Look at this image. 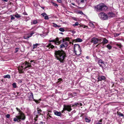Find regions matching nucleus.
<instances>
[{
    "instance_id": "nucleus-46",
    "label": "nucleus",
    "mask_w": 124,
    "mask_h": 124,
    "mask_svg": "<svg viewBox=\"0 0 124 124\" xmlns=\"http://www.w3.org/2000/svg\"><path fill=\"white\" fill-rule=\"evenodd\" d=\"M57 1L58 2L60 3H61L62 2V0H57Z\"/></svg>"
},
{
    "instance_id": "nucleus-16",
    "label": "nucleus",
    "mask_w": 124,
    "mask_h": 124,
    "mask_svg": "<svg viewBox=\"0 0 124 124\" xmlns=\"http://www.w3.org/2000/svg\"><path fill=\"white\" fill-rule=\"evenodd\" d=\"M16 109L17 110V111L19 112V113H18V115L21 116L22 115H24V114L18 108H16Z\"/></svg>"
},
{
    "instance_id": "nucleus-27",
    "label": "nucleus",
    "mask_w": 124,
    "mask_h": 124,
    "mask_svg": "<svg viewBox=\"0 0 124 124\" xmlns=\"http://www.w3.org/2000/svg\"><path fill=\"white\" fill-rule=\"evenodd\" d=\"M65 45L63 44H62L60 45V48H62L65 47Z\"/></svg>"
},
{
    "instance_id": "nucleus-34",
    "label": "nucleus",
    "mask_w": 124,
    "mask_h": 124,
    "mask_svg": "<svg viewBox=\"0 0 124 124\" xmlns=\"http://www.w3.org/2000/svg\"><path fill=\"white\" fill-rule=\"evenodd\" d=\"M78 22H76L75 24H73V26H77L78 25Z\"/></svg>"
},
{
    "instance_id": "nucleus-57",
    "label": "nucleus",
    "mask_w": 124,
    "mask_h": 124,
    "mask_svg": "<svg viewBox=\"0 0 124 124\" xmlns=\"http://www.w3.org/2000/svg\"><path fill=\"white\" fill-rule=\"evenodd\" d=\"M86 58L87 59H88L89 58V57L88 56H86Z\"/></svg>"
},
{
    "instance_id": "nucleus-50",
    "label": "nucleus",
    "mask_w": 124,
    "mask_h": 124,
    "mask_svg": "<svg viewBox=\"0 0 124 124\" xmlns=\"http://www.w3.org/2000/svg\"><path fill=\"white\" fill-rule=\"evenodd\" d=\"M30 62H33L34 63H35V61L34 60H31Z\"/></svg>"
},
{
    "instance_id": "nucleus-52",
    "label": "nucleus",
    "mask_w": 124,
    "mask_h": 124,
    "mask_svg": "<svg viewBox=\"0 0 124 124\" xmlns=\"http://www.w3.org/2000/svg\"><path fill=\"white\" fill-rule=\"evenodd\" d=\"M84 0H81V2L82 3H83L84 2Z\"/></svg>"
},
{
    "instance_id": "nucleus-64",
    "label": "nucleus",
    "mask_w": 124,
    "mask_h": 124,
    "mask_svg": "<svg viewBox=\"0 0 124 124\" xmlns=\"http://www.w3.org/2000/svg\"><path fill=\"white\" fill-rule=\"evenodd\" d=\"M119 34H117L116 36H119Z\"/></svg>"
},
{
    "instance_id": "nucleus-6",
    "label": "nucleus",
    "mask_w": 124,
    "mask_h": 124,
    "mask_svg": "<svg viewBox=\"0 0 124 124\" xmlns=\"http://www.w3.org/2000/svg\"><path fill=\"white\" fill-rule=\"evenodd\" d=\"M76 48H78V50L80 51V52L81 51V49L80 47V46L78 44H76L75 45L74 48V52L75 53V54L77 55V56H79V55H80L81 53L80 52V53L79 54H77V51L75 50Z\"/></svg>"
},
{
    "instance_id": "nucleus-17",
    "label": "nucleus",
    "mask_w": 124,
    "mask_h": 124,
    "mask_svg": "<svg viewBox=\"0 0 124 124\" xmlns=\"http://www.w3.org/2000/svg\"><path fill=\"white\" fill-rule=\"evenodd\" d=\"M54 113L55 115L58 116H60L62 115V114L61 112H59L57 111H54Z\"/></svg>"
},
{
    "instance_id": "nucleus-44",
    "label": "nucleus",
    "mask_w": 124,
    "mask_h": 124,
    "mask_svg": "<svg viewBox=\"0 0 124 124\" xmlns=\"http://www.w3.org/2000/svg\"><path fill=\"white\" fill-rule=\"evenodd\" d=\"M71 32L73 34H74L76 33V31L74 30L71 31Z\"/></svg>"
},
{
    "instance_id": "nucleus-55",
    "label": "nucleus",
    "mask_w": 124,
    "mask_h": 124,
    "mask_svg": "<svg viewBox=\"0 0 124 124\" xmlns=\"http://www.w3.org/2000/svg\"><path fill=\"white\" fill-rule=\"evenodd\" d=\"M39 6H40L43 9H44V7H41L39 5Z\"/></svg>"
},
{
    "instance_id": "nucleus-61",
    "label": "nucleus",
    "mask_w": 124,
    "mask_h": 124,
    "mask_svg": "<svg viewBox=\"0 0 124 124\" xmlns=\"http://www.w3.org/2000/svg\"><path fill=\"white\" fill-rule=\"evenodd\" d=\"M72 4L73 5H74V6L75 5V3H72Z\"/></svg>"
},
{
    "instance_id": "nucleus-20",
    "label": "nucleus",
    "mask_w": 124,
    "mask_h": 124,
    "mask_svg": "<svg viewBox=\"0 0 124 124\" xmlns=\"http://www.w3.org/2000/svg\"><path fill=\"white\" fill-rule=\"evenodd\" d=\"M62 41L64 42V44L66 46H67L68 45V42L67 41L64 40V39H62Z\"/></svg>"
},
{
    "instance_id": "nucleus-22",
    "label": "nucleus",
    "mask_w": 124,
    "mask_h": 124,
    "mask_svg": "<svg viewBox=\"0 0 124 124\" xmlns=\"http://www.w3.org/2000/svg\"><path fill=\"white\" fill-rule=\"evenodd\" d=\"M4 78H8V79L10 78V76L9 75H7L3 76Z\"/></svg>"
},
{
    "instance_id": "nucleus-51",
    "label": "nucleus",
    "mask_w": 124,
    "mask_h": 124,
    "mask_svg": "<svg viewBox=\"0 0 124 124\" xmlns=\"http://www.w3.org/2000/svg\"><path fill=\"white\" fill-rule=\"evenodd\" d=\"M2 0L6 2H7L8 1V0Z\"/></svg>"
},
{
    "instance_id": "nucleus-12",
    "label": "nucleus",
    "mask_w": 124,
    "mask_h": 124,
    "mask_svg": "<svg viewBox=\"0 0 124 124\" xmlns=\"http://www.w3.org/2000/svg\"><path fill=\"white\" fill-rule=\"evenodd\" d=\"M45 48L47 47L48 48V49H49L50 48L52 49L54 48V46L53 45H52L50 43L48 45H46L45 46Z\"/></svg>"
},
{
    "instance_id": "nucleus-40",
    "label": "nucleus",
    "mask_w": 124,
    "mask_h": 124,
    "mask_svg": "<svg viewBox=\"0 0 124 124\" xmlns=\"http://www.w3.org/2000/svg\"><path fill=\"white\" fill-rule=\"evenodd\" d=\"M37 23V21L36 20H34L33 22V23L34 24H35Z\"/></svg>"
},
{
    "instance_id": "nucleus-13",
    "label": "nucleus",
    "mask_w": 124,
    "mask_h": 124,
    "mask_svg": "<svg viewBox=\"0 0 124 124\" xmlns=\"http://www.w3.org/2000/svg\"><path fill=\"white\" fill-rule=\"evenodd\" d=\"M41 15L43 16L44 17V19H45L47 20L49 18L48 16L45 13H42Z\"/></svg>"
},
{
    "instance_id": "nucleus-19",
    "label": "nucleus",
    "mask_w": 124,
    "mask_h": 124,
    "mask_svg": "<svg viewBox=\"0 0 124 124\" xmlns=\"http://www.w3.org/2000/svg\"><path fill=\"white\" fill-rule=\"evenodd\" d=\"M108 15V16L110 17H113L115 16L114 14L112 13H109Z\"/></svg>"
},
{
    "instance_id": "nucleus-4",
    "label": "nucleus",
    "mask_w": 124,
    "mask_h": 124,
    "mask_svg": "<svg viewBox=\"0 0 124 124\" xmlns=\"http://www.w3.org/2000/svg\"><path fill=\"white\" fill-rule=\"evenodd\" d=\"M99 16L101 19L104 20L107 19L108 18L107 15L103 12L100 13L99 14Z\"/></svg>"
},
{
    "instance_id": "nucleus-24",
    "label": "nucleus",
    "mask_w": 124,
    "mask_h": 124,
    "mask_svg": "<svg viewBox=\"0 0 124 124\" xmlns=\"http://www.w3.org/2000/svg\"><path fill=\"white\" fill-rule=\"evenodd\" d=\"M85 120L86 122L88 123H90L91 121L90 120L88 119L87 118H85Z\"/></svg>"
},
{
    "instance_id": "nucleus-38",
    "label": "nucleus",
    "mask_w": 124,
    "mask_h": 124,
    "mask_svg": "<svg viewBox=\"0 0 124 124\" xmlns=\"http://www.w3.org/2000/svg\"><path fill=\"white\" fill-rule=\"evenodd\" d=\"M116 45L118 47H119L120 48H121L122 46L121 44H116Z\"/></svg>"
},
{
    "instance_id": "nucleus-54",
    "label": "nucleus",
    "mask_w": 124,
    "mask_h": 124,
    "mask_svg": "<svg viewBox=\"0 0 124 124\" xmlns=\"http://www.w3.org/2000/svg\"><path fill=\"white\" fill-rule=\"evenodd\" d=\"M82 27L83 28H85V27H87V26H82Z\"/></svg>"
},
{
    "instance_id": "nucleus-28",
    "label": "nucleus",
    "mask_w": 124,
    "mask_h": 124,
    "mask_svg": "<svg viewBox=\"0 0 124 124\" xmlns=\"http://www.w3.org/2000/svg\"><path fill=\"white\" fill-rule=\"evenodd\" d=\"M77 94V93L76 92H74L73 93H71L70 94V95H71L72 97H73L74 95H76V94Z\"/></svg>"
},
{
    "instance_id": "nucleus-49",
    "label": "nucleus",
    "mask_w": 124,
    "mask_h": 124,
    "mask_svg": "<svg viewBox=\"0 0 124 124\" xmlns=\"http://www.w3.org/2000/svg\"><path fill=\"white\" fill-rule=\"evenodd\" d=\"M39 116L41 115V113H40V112L41 111V110H40V109H39Z\"/></svg>"
},
{
    "instance_id": "nucleus-43",
    "label": "nucleus",
    "mask_w": 124,
    "mask_h": 124,
    "mask_svg": "<svg viewBox=\"0 0 124 124\" xmlns=\"http://www.w3.org/2000/svg\"><path fill=\"white\" fill-rule=\"evenodd\" d=\"M47 118H48V117L51 118L52 117V116H50L49 113H48L47 114Z\"/></svg>"
},
{
    "instance_id": "nucleus-62",
    "label": "nucleus",
    "mask_w": 124,
    "mask_h": 124,
    "mask_svg": "<svg viewBox=\"0 0 124 124\" xmlns=\"http://www.w3.org/2000/svg\"><path fill=\"white\" fill-rule=\"evenodd\" d=\"M59 33L61 34H63V33L62 32H60Z\"/></svg>"
},
{
    "instance_id": "nucleus-60",
    "label": "nucleus",
    "mask_w": 124,
    "mask_h": 124,
    "mask_svg": "<svg viewBox=\"0 0 124 124\" xmlns=\"http://www.w3.org/2000/svg\"><path fill=\"white\" fill-rule=\"evenodd\" d=\"M60 26H60V25H57V27L59 28V27H60Z\"/></svg>"
},
{
    "instance_id": "nucleus-21",
    "label": "nucleus",
    "mask_w": 124,
    "mask_h": 124,
    "mask_svg": "<svg viewBox=\"0 0 124 124\" xmlns=\"http://www.w3.org/2000/svg\"><path fill=\"white\" fill-rule=\"evenodd\" d=\"M77 42H81L82 41V39L80 38H77L75 40Z\"/></svg>"
},
{
    "instance_id": "nucleus-30",
    "label": "nucleus",
    "mask_w": 124,
    "mask_h": 124,
    "mask_svg": "<svg viewBox=\"0 0 124 124\" xmlns=\"http://www.w3.org/2000/svg\"><path fill=\"white\" fill-rule=\"evenodd\" d=\"M89 25L91 27H94V24L92 23H90Z\"/></svg>"
},
{
    "instance_id": "nucleus-53",
    "label": "nucleus",
    "mask_w": 124,
    "mask_h": 124,
    "mask_svg": "<svg viewBox=\"0 0 124 124\" xmlns=\"http://www.w3.org/2000/svg\"><path fill=\"white\" fill-rule=\"evenodd\" d=\"M17 95L18 96H19L20 95V94H19V93L18 92H17Z\"/></svg>"
},
{
    "instance_id": "nucleus-2",
    "label": "nucleus",
    "mask_w": 124,
    "mask_h": 124,
    "mask_svg": "<svg viewBox=\"0 0 124 124\" xmlns=\"http://www.w3.org/2000/svg\"><path fill=\"white\" fill-rule=\"evenodd\" d=\"M31 64L29 63H28L27 62H26L23 64V66H19L18 68L19 71L20 73H22L23 72V70L27 68L31 67Z\"/></svg>"
},
{
    "instance_id": "nucleus-29",
    "label": "nucleus",
    "mask_w": 124,
    "mask_h": 124,
    "mask_svg": "<svg viewBox=\"0 0 124 124\" xmlns=\"http://www.w3.org/2000/svg\"><path fill=\"white\" fill-rule=\"evenodd\" d=\"M64 39V40L66 41H69V37H66L64 39Z\"/></svg>"
},
{
    "instance_id": "nucleus-18",
    "label": "nucleus",
    "mask_w": 124,
    "mask_h": 124,
    "mask_svg": "<svg viewBox=\"0 0 124 124\" xmlns=\"http://www.w3.org/2000/svg\"><path fill=\"white\" fill-rule=\"evenodd\" d=\"M108 40L105 38H104L102 43L103 44H105L108 43Z\"/></svg>"
},
{
    "instance_id": "nucleus-26",
    "label": "nucleus",
    "mask_w": 124,
    "mask_h": 124,
    "mask_svg": "<svg viewBox=\"0 0 124 124\" xmlns=\"http://www.w3.org/2000/svg\"><path fill=\"white\" fill-rule=\"evenodd\" d=\"M38 45L39 44H35L33 45V49H34V48H36Z\"/></svg>"
},
{
    "instance_id": "nucleus-56",
    "label": "nucleus",
    "mask_w": 124,
    "mask_h": 124,
    "mask_svg": "<svg viewBox=\"0 0 124 124\" xmlns=\"http://www.w3.org/2000/svg\"><path fill=\"white\" fill-rule=\"evenodd\" d=\"M34 6L35 7L37 6H38V4H34Z\"/></svg>"
},
{
    "instance_id": "nucleus-36",
    "label": "nucleus",
    "mask_w": 124,
    "mask_h": 124,
    "mask_svg": "<svg viewBox=\"0 0 124 124\" xmlns=\"http://www.w3.org/2000/svg\"><path fill=\"white\" fill-rule=\"evenodd\" d=\"M12 85H13V87L14 88H16V83H13V84H12Z\"/></svg>"
},
{
    "instance_id": "nucleus-59",
    "label": "nucleus",
    "mask_w": 124,
    "mask_h": 124,
    "mask_svg": "<svg viewBox=\"0 0 124 124\" xmlns=\"http://www.w3.org/2000/svg\"><path fill=\"white\" fill-rule=\"evenodd\" d=\"M37 111H38V113H39V109H38V108H37Z\"/></svg>"
},
{
    "instance_id": "nucleus-58",
    "label": "nucleus",
    "mask_w": 124,
    "mask_h": 124,
    "mask_svg": "<svg viewBox=\"0 0 124 124\" xmlns=\"http://www.w3.org/2000/svg\"><path fill=\"white\" fill-rule=\"evenodd\" d=\"M96 124H102L101 123H100L99 122H98V123H97Z\"/></svg>"
},
{
    "instance_id": "nucleus-15",
    "label": "nucleus",
    "mask_w": 124,
    "mask_h": 124,
    "mask_svg": "<svg viewBox=\"0 0 124 124\" xmlns=\"http://www.w3.org/2000/svg\"><path fill=\"white\" fill-rule=\"evenodd\" d=\"M61 41H59V38L58 37H57L56 38V43H55V44L56 45H59L61 44Z\"/></svg>"
},
{
    "instance_id": "nucleus-37",
    "label": "nucleus",
    "mask_w": 124,
    "mask_h": 124,
    "mask_svg": "<svg viewBox=\"0 0 124 124\" xmlns=\"http://www.w3.org/2000/svg\"><path fill=\"white\" fill-rule=\"evenodd\" d=\"M19 49V48L18 47L16 48L15 49V53H17Z\"/></svg>"
},
{
    "instance_id": "nucleus-31",
    "label": "nucleus",
    "mask_w": 124,
    "mask_h": 124,
    "mask_svg": "<svg viewBox=\"0 0 124 124\" xmlns=\"http://www.w3.org/2000/svg\"><path fill=\"white\" fill-rule=\"evenodd\" d=\"M56 38L55 39L52 40H49V42H54L55 43H55H56Z\"/></svg>"
},
{
    "instance_id": "nucleus-11",
    "label": "nucleus",
    "mask_w": 124,
    "mask_h": 124,
    "mask_svg": "<svg viewBox=\"0 0 124 124\" xmlns=\"http://www.w3.org/2000/svg\"><path fill=\"white\" fill-rule=\"evenodd\" d=\"M82 105V104L80 103L75 102L74 104L72 105V106L73 107H75L76 106L79 107L80 106H81Z\"/></svg>"
},
{
    "instance_id": "nucleus-63",
    "label": "nucleus",
    "mask_w": 124,
    "mask_h": 124,
    "mask_svg": "<svg viewBox=\"0 0 124 124\" xmlns=\"http://www.w3.org/2000/svg\"><path fill=\"white\" fill-rule=\"evenodd\" d=\"M99 65H100V66L101 67L102 66V65H101V64H100V63H99Z\"/></svg>"
},
{
    "instance_id": "nucleus-14",
    "label": "nucleus",
    "mask_w": 124,
    "mask_h": 124,
    "mask_svg": "<svg viewBox=\"0 0 124 124\" xmlns=\"http://www.w3.org/2000/svg\"><path fill=\"white\" fill-rule=\"evenodd\" d=\"M34 34V33L33 32H32L30 34H28V35L26 37V36H25L24 37V38L25 39H28L30 37H31L33 34Z\"/></svg>"
},
{
    "instance_id": "nucleus-25",
    "label": "nucleus",
    "mask_w": 124,
    "mask_h": 124,
    "mask_svg": "<svg viewBox=\"0 0 124 124\" xmlns=\"http://www.w3.org/2000/svg\"><path fill=\"white\" fill-rule=\"evenodd\" d=\"M117 114L118 115H119V116H123L124 115L123 114L121 113L120 112H117Z\"/></svg>"
},
{
    "instance_id": "nucleus-39",
    "label": "nucleus",
    "mask_w": 124,
    "mask_h": 124,
    "mask_svg": "<svg viewBox=\"0 0 124 124\" xmlns=\"http://www.w3.org/2000/svg\"><path fill=\"white\" fill-rule=\"evenodd\" d=\"M52 3L53 4V5H54L55 6H58V5L55 3L52 2Z\"/></svg>"
},
{
    "instance_id": "nucleus-48",
    "label": "nucleus",
    "mask_w": 124,
    "mask_h": 124,
    "mask_svg": "<svg viewBox=\"0 0 124 124\" xmlns=\"http://www.w3.org/2000/svg\"><path fill=\"white\" fill-rule=\"evenodd\" d=\"M58 82H60L61 81H62V79L61 78L59 79H58Z\"/></svg>"
},
{
    "instance_id": "nucleus-10",
    "label": "nucleus",
    "mask_w": 124,
    "mask_h": 124,
    "mask_svg": "<svg viewBox=\"0 0 124 124\" xmlns=\"http://www.w3.org/2000/svg\"><path fill=\"white\" fill-rule=\"evenodd\" d=\"M97 78L98 79V81H101L102 80H104L106 78L104 76H100L98 75Z\"/></svg>"
},
{
    "instance_id": "nucleus-35",
    "label": "nucleus",
    "mask_w": 124,
    "mask_h": 124,
    "mask_svg": "<svg viewBox=\"0 0 124 124\" xmlns=\"http://www.w3.org/2000/svg\"><path fill=\"white\" fill-rule=\"evenodd\" d=\"M98 63H104V62L102 61L101 60H100L98 61Z\"/></svg>"
},
{
    "instance_id": "nucleus-23",
    "label": "nucleus",
    "mask_w": 124,
    "mask_h": 124,
    "mask_svg": "<svg viewBox=\"0 0 124 124\" xmlns=\"http://www.w3.org/2000/svg\"><path fill=\"white\" fill-rule=\"evenodd\" d=\"M106 47L109 49V50H110L112 48V46L108 44L106 46Z\"/></svg>"
},
{
    "instance_id": "nucleus-3",
    "label": "nucleus",
    "mask_w": 124,
    "mask_h": 124,
    "mask_svg": "<svg viewBox=\"0 0 124 124\" xmlns=\"http://www.w3.org/2000/svg\"><path fill=\"white\" fill-rule=\"evenodd\" d=\"M94 8L95 9H96V10L97 11H106L108 8L107 6L105 5L104 4L102 3L95 6Z\"/></svg>"
},
{
    "instance_id": "nucleus-45",
    "label": "nucleus",
    "mask_w": 124,
    "mask_h": 124,
    "mask_svg": "<svg viewBox=\"0 0 124 124\" xmlns=\"http://www.w3.org/2000/svg\"><path fill=\"white\" fill-rule=\"evenodd\" d=\"M10 115L9 114H7L6 116V117L8 118H9L10 117Z\"/></svg>"
},
{
    "instance_id": "nucleus-5",
    "label": "nucleus",
    "mask_w": 124,
    "mask_h": 124,
    "mask_svg": "<svg viewBox=\"0 0 124 124\" xmlns=\"http://www.w3.org/2000/svg\"><path fill=\"white\" fill-rule=\"evenodd\" d=\"M25 118V117L24 115H18L16 117V118H14V121H18L20 119L24 120Z\"/></svg>"
},
{
    "instance_id": "nucleus-47",
    "label": "nucleus",
    "mask_w": 124,
    "mask_h": 124,
    "mask_svg": "<svg viewBox=\"0 0 124 124\" xmlns=\"http://www.w3.org/2000/svg\"><path fill=\"white\" fill-rule=\"evenodd\" d=\"M79 13L80 14H81L82 15V14H84L82 12V11H80L79 12Z\"/></svg>"
},
{
    "instance_id": "nucleus-33",
    "label": "nucleus",
    "mask_w": 124,
    "mask_h": 124,
    "mask_svg": "<svg viewBox=\"0 0 124 124\" xmlns=\"http://www.w3.org/2000/svg\"><path fill=\"white\" fill-rule=\"evenodd\" d=\"M59 30L61 31L64 32L65 31L64 29L62 28H61L59 29Z\"/></svg>"
},
{
    "instance_id": "nucleus-42",
    "label": "nucleus",
    "mask_w": 124,
    "mask_h": 124,
    "mask_svg": "<svg viewBox=\"0 0 124 124\" xmlns=\"http://www.w3.org/2000/svg\"><path fill=\"white\" fill-rule=\"evenodd\" d=\"M53 26L54 27H57V25L56 24H55V23H53Z\"/></svg>"
},
{
    "instance_id": "nucleus-32",
    "label": "nucleus",
    "mask_w": 124,
    "mask_h": 124,
    "mask_svg": "<svg viewBox=\"0 0 124 124\" xmlns=\"http://www.w3.org/2000/svg\"><path fill=\"white\" fill-rule=\"evenodd\" d=\"M15 16L17 18H19L21 17V16L20 15H19L18 14H16L15 15Z\"/></svg>"
},
{
    "instance_id": "nucleus-8",
    "label": "nucleus",
    "mask_w": 124,
    "mask_h": 124,
    "mask_svg": "<svg viewBox=\"0 0 124 124\" xmlns=\"http://www.w3.org/2000/svg\"><path fill=\"white\" fill-rule=\"evenodd\" d=\"M100 40L97 38L93 37L92 39L91 42L93 43L94 44H96L98 43V41Z\"/></svg>"
},
{
    "instance_id": "nucleus-9",
    "label": "nucleus",
    "mask_w": 124,
    "mask_h": 124,
    "mask_svg": "<svg viewBox=\"0 0 124 124\" xmlns=\"http://www.w3.org/2000/svg\"><path fill=\"white\" fill-rule=\"evenodd\" d=\"M30 93V95L29 96V100L34 101L36 102H37L38 101L35 100L33 98V95L32 93L31 92Z\"/></svg>"
},
{
    "instance_id": "nucleus-41",
    "label": "nucleus",
    "mask_w": 124,
    "mask_h": 124,
    "mask_svg": "<svg viewBox=\"0 0 124 124\" xmlns=\"http://www.w3.org/2000/svg\"><path fill=\"white\" fill-rule=\"evenodd\" d=\"M10 16L11 17V20H13L15 19V17L12 15H11Z\"/></svg>"
},
{
    "instance_id": "nucleus-1",
    "label": "nucleus",
    "mask_w": 124,
    "mask_h": 124,
    "mask_svg": "<svg viewBox=\"0 0 124 124\" xmlns=\"http://www.w3.org/2000/svg\"><path fill=\"white\" fill-rule=\"evenodd\" d=\"M54 54L55 58L61 63L63 62L64 60L66 57L65 52L62 50L55 51Z\"/></svg>"
},
{
    "instance_id": "nucleus-7",
    "label": "nucleus",
    "mask_w": 124,
    "mask_h": 124,
    "mask_svg": "<svg viewBox=\"0 0 124 124\" xmlns=\"http://www.w3.org/2000/svg\"><path fill=\"white\" fill-rule=\"evenodd\" d=\"M63 110L62 111V112H63V111L65 110H67L69 112H70L72 110V108H71L70 106L69 105H64L63 108Z\"/></svg>"
}]
</instances>
